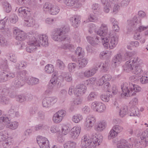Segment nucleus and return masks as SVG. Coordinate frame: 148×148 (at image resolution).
I'll return each mask as SVG.
<instances>
[{"label":"nucleus","instance_id":"f257e3e1","mask_svg":"<svg viewBox=\"0 0 148 148\" xmlns=\"http://www.w3.org/2000/svg\"><path fill=\"white\" fill-rule=\"evenodd\" d=\"M69 29V27L65 26L63 27L57 29L55 31L54 35L53 37V40L55 41H63L65 42L66 44H63L61 45V47L65 49H68L72 50L74 49L73 45L68 44L70 41V38L66 34Z\"/></svg>","mask_w":148,"mask_h":148},{"label":"nucleus","instance_id":"f03ea898","mask_svg":"<svg viewBox=\"0 0 148 148\" xmlns=\"http://www.w3.org/2000/svg\"><path fill=\"white\" fill-rule=\"evenodd\" d=\"M121 87L122 94L125 96L134 95L136 92H139L141 90L140 87L138 85L130 83L129 84L126 83H124Z\"/></svg>","mask_w":148,"mask_h":148},{"label":"nucleus","instance_id":"7ed1b4c3","mask_svg":"<svg viewBox=\"0 0 148 148\" xmlns=\"http://www.w3.org/2000/svg\"><path fill=\"white\" fill-rule=\"evenodd\" d=\"M0 67L3 69V71L0 72V82H5L15 77L14 73L8 71L7 60H5L2 62Z\"/></svg>","mask_w":148,"mask_h":148},{"label":"nucleus","instance_id":"20e7f679","mask_svg":"<svg viewBox=\"0 0 148 148\" xmlns=\"http://www.w3.org/2000/svg\"><path fill=\"white\" fill-rule=\"evenodd\" d=\"M89 138L88 136L85 135L82 138V143L85 148L88 147V148H94L97 145H99L102 141L101 139H99L98 137L93 135H92L90 139Z\"/></svg>","mask_w":148,"mask_h":148},{"label":"nucleus","instance_id":"39448f33","mask_svg":"<svg viewBox=\"0 0 148 148\" xmlns=\"http://www.w3.org/2000/svg\"><path fill=\"white\" fill-rule=\"evenodd\" d=\"M128 25L127 26V29L128 32H130L135 29H137L138 31L141 32L147 29L148 27H144L141 26L139 27L140 24V22L138 19V17L135 16L133 19L128 22Z\"/></svg>","mask_w":148,"mask_h":148},{"label":"nucleus","instance_id":"423d86ee","mask_svg":"<svg viewBox=\"0 0 148 148\" xmlns=\"http://www.w3.org/2000/svg\"><path fill=\"white\" fill-rule=\"evenodd\" d=\"M106 37L101 38V42L103 45L106 48H108L109 45L110 49H112L115 47L118 43V38L116 36H113L109 38L108 36Z\"/></svg>","mask_w":148,"mask_h":148},{"label":"nucleus","instance_id":"0eeeda50","mask_svg":"<svg viewBox=\"0 0 148 148\" xmlns=\"http://www.w3.org/2000/svg\"><path fill=\"white\" fill-rule=\"evenodd\" d=\"M13 29L14 36L16 40L23 41L26 38L27 35L24 31L20 30L16 27L14 28Z\"/></svg>","mask_w":148,"mask_h":148},{"label":"nucleus","instance_id":"6e6552de","mask_svg":"<svg viewBox=\"0 0 148 148\" xmlns=\"http://www.w3.org/2000/svg\"><path fill=\"white\" fill-rule=\"evenodd\" d=\"M57 101V98L55 97H46L42 100V106L44 107L49 108L55 104Z\"/></svg>","mask_w":148,"mask_h":148},{"label":"nucleus","instance_id":"1a4fd4ad","mask_svg":"<svg viewBox=\"0 0 148 148\" xmlns=\"http://www.w3.org/2000/svg\"><path fill=\"white\" fill-rule=\"evenodd\" d=\"M54 77H53L50 80L47 88L48 89L45 91L46 94H49L51 93L53 90V87L56 84H59L60 83L59 79H58L57 77L55 75H54Z\"/></svg>","mask_w":148,"mask_h":148},{"label":"nucleus","instance_id":"9d476101","mask_svg":"<svg viewBox=\"0 0 148 148\" xmlns=\"http://www.w3.org/2000/svg\"><path fill=\"white\" fill-rule=\"evenodd\" d=\"M137 57L134 58H131L130 60L126 62L125 64L123 66V69L127 72L130 71L133 72V65L135 62L137 61Z\"/></svg>","mask_w":148,"mask_h":148},{"label":"nucleus","instance_id":"9b49d317","mask_svg":"<svg viewBox=\"0 0 148 148\" xmlns=\"http://www.w3.org/2000/svg\"><path fill=\"white\" fill-rule=\"evenodd\" d=\"M87 88L85 85L81 84L77 85L74 90V93L76 97L80 96L86 92Z\"/></svg>","mask_w":148,"mask_h":148},{"label":"nucleus","instance_id":"f8f14e48","mask_svg":"<svg viewBox=\"0 0 148 148\" xmlns=\"http://www.w3.org/2000/svg\"><path fill=\"white\" fill-rule=\"evenodd\" d=\"M36 42L35 43V45H38V46L40 45L46 47L48 45V37L46 35H43L39 36L37 38V40L36 39Z\"/></svg>","mask_w":148,"mask_h":148},{"label":"nucleus","instance_id":"ddd939ff","mask_svg":"<svg viewBox=\"0 0 148 148\" xmlns=\"http://www.w3.org/2000/svg\"><path fill=\"white\" fill-rule=\"evenodd\" d=\"M91 106L95 110L100 112H103L106 108V106L104 104L97 101L93 102Z\"/></svg>","mask_w":148,"mask_h":148},{"label":"nucleus","instance_id":"4468645a","mask_svg":"<svg viewBox=\"0 0 148 148\" xmlns=\"http://www.w3.org/2000/svg\"><path fill=\"white\" fill-rule=\"evenodd\" d=\"M97 34L99 35L100 37L102 36L101 37L103 38L105 37V36L106 37V35L108 36V29L106 25L102 23L100 29L96 32Z\"/></svg>","mask_w":148,"mask_h":148},{"label":"nucleus","instance_id":"2eb2a0df","mask_svg":"<svg viewBox=\"0 0 148 148\" xmlns=\"http://www.w3.org/2000/svg\"><path fill=\"white\" fill-rule=\"evenodd\" d=\"M137 61L135 62L133 65V72L135 74H137L139 73H141L142 71L141 69V65L142 62L139 59L137 58Z\"/></svg>","mask_w":148,"mask_h":148},{"label":"nucleus","instance_id":"dca6fc26","mask_svg":"<svg viewBox=\"0 0 148 148\" xmlns=\"http://www.w3.org/2000/svg\"><path fill=\"white\" fill-rule=\"evenodd\" d=\"M81 128L79 126H75L71 129L70 135L71 137L73 139L77 138L81 132Z\"/></svg>","mask_w":148,"mask_h":148},{"label":"nucleus","instance_id":"f3484780","mask_svg":"<svg viewBox=\"0 0 148 148\" xmlns=\"http://www.w3.org/2000/svg\"><path fill=\"white\" fill-rule=\"evenodd\" d=\"M96 121L95 118L91 116H88L85 123V126L87 128H90L94 125Z\"/></svg>","mask_w":148,"mask_h":148},{"label":"nucleus","instance_id":"a211bd4d","mask_svg":"<svg viewBox=\"0 0 148 148\" xmlns=\"http://www.w3.org/2000/svg\"><path fill=\"white\" fill-rule=\"evenodd\" d=\"M64 2L65 4L69 6L74 5L75 8H79L81 6V4L78 1L75 0H64Z\"/></svg>","mask_w":148,"mask_h":148},{"label":"nucleus","instance_id":"6ab92c4d","mask_svg":"<svg viewBox=\"0 0 148 148\" xmlns=\"http://www.w3.org/2000/svg\"><path fill=\"white\" fill-rule=\"evenodd\" d=\"M72 25L75 28L78 27L80 23V18L79 16H74L70 18Z\"/></svg>","mask_w":148,"mask_h":148},{"label":"nucleus","instance_id":"aec40b11","mask_svg":"<svg viewBox=\"0 0 148 148\" xmlns=\"http://www.w3.org/2000/svg\"><path fill=\"white\" fill-rule=\"evenodd\" d=\"M25 82V80L16 77L14 79L13 82V86L16 88L20 87L24 84Z\"/></svg>","mask_w":148,"mask_h":148},{"label":"nucleus","instance_id":"412c9836","mask_svg":"<svg viewBox=\"0 0 148 148\" xmlns=\"http://www.w3.org/2000/svg\"><path fill=\"white\" fill-rule=\"evenodd\" d=\"M101 37H100V38H99L98 37L95 36H94V37L88 36L86 38L90 44L92 46H94L98 44L99 40H101Z\"/></svg>","mask_w":148,"mask_h":148},{"label":"nucleus","instance_id":"4be33fe9","mask_svg":"<svg viewBox=\"0 0 148 148\" xmlns=\"http://www.w3.org/2000/svg\"><path fill=\"white\" fill-rule=\"evenodd\" d=\"M30 10L28 8L25 7H22L20 8L18 10L19 15H23L24 16H27L30 14Z\"/></svg>","mask_w":148,"mask_h":148},{"label":"nucleus","instance_id":"5701e85b","mask_svg":"<svg viewBox=\"0 0 148 148\" xmlns=\"http://www.w3.org/2000/svg\"><path fill=\"white\" fill-rule=\"evenodd\" d=\"M29 40L27 42L28 44L29 45V47H31V49L33 50L36 49V46H38V45H35L36 42V39L34 37L32 36H29Z\"/></svg>","mask_w":148,"mask_h":148},{"label":"nucleus","instance_id":"b1692460","mask_svg":"<svg viewBox=\"0 0 148 148\" xmlns=\"http://www.w3.org/2000/svg\"><path fill=\"white\" fill-rule=\"evenodd\" d=\"M110 21L111 23L113 30L117 32H119V27L118 25V22L113 18H110Z\"/></svg>","mask_w":148,"mask_h":148},{"label":"nucleus","instance_id":"393cba45","mask_svg":"<svg viewBox=\"0 0 148 148\" xmlns=\"http://www.w3.org/2000/svg\"><path fill=\"white\" fill-rule=\"evenodd\" d=\"M127 141L122 139L118 142L117 144V148H130Z\"/></svg>","mask_w":148,"mask_h":148},{"label":"nucleus","instance_id":"a878e982","mask_svg":"<svg viewBox=\"0 0 148 148\" xmlns=\"http://www.w3.org/2000/svg\"><path fill=\"white\" fill-rule=\"evenodd\" d=\"M97 71V68H92L85 71L84 73V76L86 77H89L93 76Z\"/></svg>","mask_w":148,"mask_h":148},{"label":"nucleus","instance_id":"bb28decb","mask_svg":"<svg viewBox=\"0 0 148 148\" xmlns=\"http://www.w3.org/2000/svg\"><path fill=\"white\" fill-rule=\"evenodd\" d=\"M2 4L5 11L7 13L10 12L12 10L11 4L5 0L3 1Z\"/></svg>","mask_w":148,"mask_h":148},{"label":"nucleus","instance_id":"cd10ccee","mask_svg":"<svg viewBox=\"0 0 148 148\" xmlns=\"http://www.w3.org/2000/svg\"><path fill=\"white\" fill-rule=\"evenodd\" d=\"M26 80V82L29 85H34L39 83V79L36 78L34 77H28Z\"/></svg>","mask_w":148,"mask_h":148},{"label":"nucleus","instance_id":"c85d7f7f","mask_svg":"<svg viewBox=\"0 0 148 148\" xmlns=\"http://www.w3.org/2000/svg\"><path fill=\"white\" fill-rule=\"evenodd\" d=\"M44 139V140L38 143L40 148H50L48 140L45 138Z\"/></svg>","mask_w":148,"mask_h":148},{"label":"nucleus","instance_id":"c756f323","mask_svg":"<svg viewBox=\"0 0 148 148\" xmlns=\"http://www.w3.org/2000/svg\"><path fill=\"white\" fill-rule=\"evenodd\" d=\"M60 11L59 8L56 5H52L49 10V13L51 14L55 15L58 14Z\"/></svg>","mask_w":148,"mask_h":148},{"label":"nucleus","instance_id":"7c9ffc66","mask_svg":"<svg viewBox=\"0 0 148 148\" xmlns=\"http://www.w3.org/2000/svg\"><path fill=\"white\" fill-rule=\"evenodd\" d=\"M106 125V123L100 122L95 127V130L97 131H101L104 129Z\"/></svg>","mask_w":148,"mask_h":148},{"label":"nucleus","instance_id":"2f4dec72","mask_svg":"<svg viewBox=\"0 0 148 148\" xmlns=\"http://www.w3.org/2000/svg\"><path fill=\"white\" fill-rule=\"evenodd\" d=\"M62 76L67 82H70L72 80V75L69 73L63 72L62 74Z\"/></svg>","mask_w":148,"mask_h":148},{"label":"nucleus","instance_id":"473e14b6","mask_svg":"<svg viewBox=\"0 0 148 148\" xmlns=\"http://www.w3.org/2000/svg\"><path fill=\"white\" fill-rule=\"evenodd\" d=\"M8 132L7 131L0 132V141H3L9 138L8 137Z\"/></svg>","mask_w":148,"mask_h":148},{"label":"nucleus","instance_id":"72a5a7b5","mask_svg":"<svg viewBox=\"0 0 148 148\" xmlns=\"http://www.w3.org/2000/svg\"><path fill=\"white\" fill-rule=\"evenodd\" d=\"M25 21V25L28 27L33 26L35 23V21L32 17H29Z\"/></svg>","mask_w":148,"mask_h":148},{"label":"nucleus","instance_id":"f704fd0d","mask_svg":"<svg viewBox=\"0 0 148 148\" xmlns=\"http://www.w3.org/2000/svg\"><path fill=\"white\" fill-rule=\"evenodd\" d=\"M77 63L79 68L82 69L85 67L87 65L88 63V60L84 58L82 59L78 60Z\"/></svg>","mask_w":148,"mask_h":148},{"label":"nucleus","instance_id":"c9c22d12","mask_svg":"<svg viewBox=\"0 0 148 148\" xmlns=\"http://www.w3.org/2000/svg\"><path fill=\"white\" fill-rule=\"evenodd\" d=\"M128 108L126 106L122 107L120 109L119 114L120 116L123 117L128 113Z\"/></svg>","mask_w":148,"mask_h":148},{"label":"nucleus","instance_id":"e433bc0d","mask_svg":"<svg viewBox=\"0 0 148 148\" xmlns=\"http://www.w3.org/2000/svg\"><path fill=\"white\" fill-rule=\"evenodd\" d=\"M143 140L141 137L136 140L135 142V146L136 148H144V146L143 145Z\"/></svg>","mask_w":148,"mask_h":148},{"label":"nucleus","instance_id":"4c0bfd02","mask_svg":"<svg viewBox=\"0 0 148 148\" xmlns=\"http://www.w3.org/2000/svg\"><path fill=\"white\" fill-rule=\"evenodd\" d=\"M27 74V71L25 70L19 71L18 72L17 77L21 78L23 80H26L27 79V76H25Z\"/></svg>","mask_w":148,"mask_h":148},{"label":"nucleus","instance_id":"58836bf2","mask_svg":"<svg viewBox=\"0 0 148 148\" xmlns=\"http://www.w3.org/2000/svg\"><path fill=\"white\" fill-rule=\"evenodd\" d=\"M45 70L47 73H51L54 71V66L51 64H48L45 66Z\"/></svg>","mask_w":148,"mask_h":148},{"label":"nucleus","instance_id":"ea45409f","mask_svg":"<svg viewBox=\"0 0 148 148\" xmlns=\"http://www.w3.org/2000/svg\"><path fill=\"white\" fill-rule=\"evenodd\" d=\"M122 59V56L120 54H117L114 57V59L112 60V63L116 65V64L118 62H121Z\"/></svg>","mask_w":148,"mask_h":148},{"label":"nucleus","instance_id":"a19ab883","mask_svg":"<svg viewBox=\"0 0 148 148\" xmlns=\"http://www.w3.org/2000/svg\"><path fill=\"white\" fill-rule=\"evenodd\" d=\"M7 95H0V102L3 104H7L9 101Z\"/></svg>","mask_w":148,"mask_h":148},{"label":"nucleus","instance_id":"79ce46f5","mask_svg":"<svg viewBox=\"0 0 148 148\" xmlns=\"http://www.w3.org/2000/svg\"><path fill=\"white\" fill-rule=\"evenodd\" d=\"M75 143L69 141L64 144V148H75Z\"/></svg>","mask_w":148,"mask_h":148},{"label":"nucleus","instance_id":"37998d69","mask_svg":"<svg viewBox=\"0 0 148 148\" xmlns=\"http://www.w3.org/2000/svg\"><path fill=\"white\" fill-rule=\"evenodd\" d=\"M82 119V115L77 114L74 115L72 117L73 121L75 123H78Z\"/></svg>","mask_w":148,"mask_h":148},{"label":"nucleus","instance_id":"c03bdc74","mask_svg":"<svg viewBox=\"0 0 148 148\" xmlns=\"http://www.w3.org/2000/svg\"><path fill=\"white\" fill-rule=\"evenodd\" d=\"M75 53L77 55L78 57H80V58H81L82 57H83L84 52L82 48L79 47H77Z\"/></svg>","mask_w":148,"mask_h":148},{"label":"nucleus","instance_id":"a18cd8bd","mask_svg":"<svg viewBox=\"0 0 148 148\" xmlns=\"http://www.w3.org/2000/svg\"><path fill=\"white\" fill-rule=\"evenodd\" d=\"M62 118L57 113H55L53 117V121L57 123L60 122L62 120Z\"/></svg>","mask_w":148,"mask_h":148},{"label":"nucleus","instance_id":"49530a36","mask_svg":"<svg viewBox=\"0 0 148 148\" xmlns=\"http://www.w3.org/2000/svg\"><path fill=\"white\" fill-rule=\"evenodd\" d=\"M112 128L117 134L122 132L123 129L122 126L119 125H115Z\"/></svg>","mask_w":148,"mask_h":148},{"label":"nucleus","instance_id":"de8ad7c7","mask_svg":"<svg viewBox=\"0 0 148 148\" xmlns=\"http://www.w3.org/2000/svg\"><path fill=\"white\" fill-rule=\"evenodd\" d=\"M117 135V134L112 128L109 132L108 138L109 139H111L116 136Z\"/></svg>","mask_w":148,"mask_h":148},{"label":"nucleus","instance_id":"09e8293b","mask_svg":"<svg viewBox=\"0 0 148 148\" xmlns=\"http://www.w3.org/2000/svg\"><path fill=\"white\" fill-rule=\"evenodd\" d=\"M18 123L16 122H13L10 123L7 126L10 129L14 130L16 129L18 127Z\"/></svg>","mask_w":148,"mask_h":148},{"label":"nucleus","instance_id":"8fccbe9b","mask_svg":"<svg viewBox=\"0 0 148 148\" xmlns=\"http://www.w3.org/2000/svg\"><path fill=\"white\" fill-rule=\"evenodd\" d=\"M11 144V142L10 141V138L8 139L3 141L2 144L3 147L4 148H7Z\"/></svg>","mask_w":148,"mask_h":148},{"label":"nucleus","instance_id":"3c124183","mask_svg":"<svg viewBox=\"0 0 148 148\" xmlns=\"http://www.w3.org/2000/svg\"><path fill=\"white\" fill-rule=\"evenodd\" d=\"M71 128L67 126H64L61 129L62 134L66 135L70 131Z\"/></svg>","mask_w":148,"mask_h":148},{"label":"nucleus","instance_id":"603ef678","mask_svg":"<svg viewBox=\"0 0 148 148\" xmlns=\"http://www.w3.org/2000/svg\"><path fill=\"white\" fill-rule=\"evenodd\" d=\"M9 93V88L5 87L1 90H0V95H7Z\"/></svg>","mask_w":148,"mask_h":148},{"label":"nucleus","instance_id":"864d4df0","mask_svg":"<svg viewBox=\"0 0 148 148\" xmlns=\"http://www.w3.org/2000/svg\"><path fill=\"white\" fill-rule=\"evenodd\" d=\"M16 99L17 101L21 103L26 101L25 94L18 95L16 97Z\"/></svg>","mask_w":148,"mask_h":148},{"label":"nucleus","instance_id":"5fc2aeb1","mask_svg":"<svg viewBox=\"0 0 148 148\" xmlns=\"http://www.w3.org/2000/svg\"><path fill=\"white\" fill-rule=\"evenodd\" d=\"M76 67V64L74 63H71L69 64L68 68L69 71L70 72H73L75 71Z\"/></svg>","mask_w":148,"mask_h":148},{"label":"nucleus","instance_id":"6e6d98bb","mask_svg":"<svg viewBox=\"0 0 148 148\" xmlns=\"http://www.w3.org/2000/svg\"><path fill=\"white\" fill-rule=\"evenodd\" d=\"M96 95L95 93L94 92H92L89 94L87 97V100L89 101H90L92 100L95 98Z\"/></svg>","mask_w":148,"mask_h":148},{"label":"nucleus","instance_id":"4d7b16f0","mask_svg":"<svg viewBox=\"0 0 148 148\" xmlns=\"http://www.w3.org/2000/svg\"><path fill=\"white\" fill-rule=\"evenodd\" d=\"M56 64L61 69H63L64 67V64L63 62L60 60H58L56 61Z\"/></svg>","mask_w":148,"mask_h":148},{"label":"nucleus","instance_id":"13d9d810","mask_svg":"<svg viewBox=\"0 0 148 148\" xmlns=\"http://www.w3.org/2000/svg\"><path fill=\"white\" fill-rule=\"evenodd\" d=\"M96 81V79L95 78L92 77L90 78L88 80H86V82H88L87 85H93L95 83Z\"/></svg>","mask_w":148,"mask_h":148},{"label":"nucleus","instance_id":"bf43d9fd","mask_svg":"<svg viewBox=\"0 0 148 148\" xmlns=\"http://www.w3.org/2000/svg\"><path fill=\"white\" fill-rule=\"evenodd\" d=\"M109 96H107L104 94L101 95L100 97L103 101L105 102H108L109 100Z\"/></svg>","mask_w":148,"mask_h":148},{"label":"nucleus","instance_id":"052dcab7","mask_svg":"<svg viewBox=\"0 0 148 148\" xmlns=\"http://www.w3.org/2000/svg\"><path fill=\"white\" fill-rule=\"evenodd\" d=\"M0 120L1 121V122L3 123H4L5 124H9L10 123V121L7 117H1L0 118Z\"/></svg>","mask_w":148,"mask_h":148},{"label":"nucleus","instance_id":"680f3d73","mask_svg":"<svg viewBox=\"0 0 148 148\" xmlns=\"http://www.w3.org/2000/svg\"><path fill=\"white\" fill-rule=\"evenodd\" d=\"M132 53L131 52H127L125 53L124 56L125 60H128L132 56Z\"/></svg>","mask_w":148,"mask_h":148},{"label":"nucleus","instance_id":"e2e57ef3","mask_svg":"<svg viewBox=\"0 0 148 148\" xmlns=\"http://www.w3.org/2000/svg\"><path fill=\"white\" fill-rule=\"evenodd\" d=\"M5 20L4 19L0 20V29L4 30L6 23Z\"/></svg>","mask_w":148,"mask_h":148},{"label":"nucleus","instance_id":"0e129e2a","mask_svg":"<svg viewBox=\"0 0 148 148\" xmlns=\"http://www.w3.org/2000/svg\"><path fill=\"white\" fill-rule=\"evenodd\" d=\"M51 5L50 3H45L44 5L43 9L44 11H47L49 10L50 8H51Z\"/></svg>","mask_w":148,"mask_h":148},{"label":"nucleus","instance_id":"69168bd1","mask_svg":"<svg viewBox=\"0 0 148 148\" xmlns=\"http://www.w3.org/2000/svg\"><path fill=\"white\" fill-rule=\"evenodd\" d=\"M131 113L130 116H137V113L138 112H136V110L134 108H131L130 110Z\"/></svg>","mask_w":148,"mask_h":148},{"label":"nucleus","instance_id":"338daca9","mask_svg":"<svg viewBox=\"0 0 148 148\" xmlns=\"http://www.w3.org/2000/svg\"><path fill=\"white\" fill-rule=\"evenodd\" d=\"M103 87L104 88V89L105 90H107L108 92H110V91L109 90V88H110V85L109 82H106L103 85Z\"/></svg>","mask_w":148,"mask_h":148},{"label":"nucleus","instance_id":"774afa93","mask_svg":"<svg viewBox=\"0 0 148 148\" xmlns=\"http://www.w3.org/2000/svg\"><path fill=\"white\" fill-rule=\"evenodd\" d=\"M109 63L108 62H106L105 63L102 64L103 69L105 71H106L108 70L109 68Z\"/></svg>","mask_w":148,"mask_h":148}]
</instances>
